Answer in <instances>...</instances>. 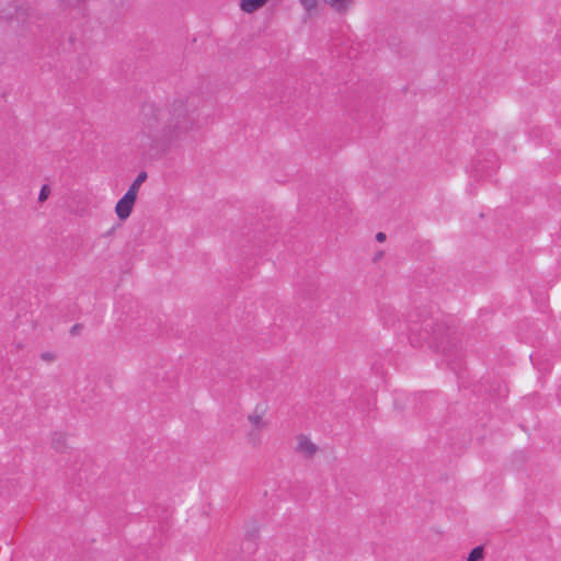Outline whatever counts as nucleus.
Instances as JSON below:
<instances>
[{"instance_id":"nucleus-8","label":"nucleus","mask_w":561,"mask_h":561,"mask_svg":"<svg viewBox=\"0 0 561 561\" xmlns=\"http://www.w3.org/2000/svg\"><path fill=\"white\" fill-rule=\"evenodd\" d=\"M147 179V173L146 172H140L136 179L134 180V182L131 183V185L129 186L127 193L131 194V195H135V197H137V194H138V191H139V187L141 186V184L146 181Z\"/></svg>"},{"instance_id":"nucleus-9","label":"nucleus","mask_w":561,"mask_h":561,"mask_svg":"<svg viewBox=\"0 0 561 561\" xmlns=\"http://www.w3.org/2000/svg\"><path fill=\"white\" fill-rule=\"evenodd\" d=\"M262 430H250L247 438L250 445L257 447L262 443L261 432Z\"/></svg>"},{"instance_id":"nucleus-12","label":"nucleus","mask_w":561,"mask_h":561,"mask_svg":"<svg viewBox=\"0 0 561 561\" xmlns=\"http://www.w3.org/2000/svg\"><path fill=\"white\" fill-rule=\"evenodd\" d=\"M307 12H312L318 8L319 0H299Z\"/></svg>"},{"instance_id":"nucleus-3","label":"nucleus","mask_w":561,"mask_h":561,"mask_svg":"<svg viewBox=\"0 0 561 561\" xmlns=\"http://www.w3.org/2000/svg\"><path fill=\"white\" fill-rule=\"evenodd\" d=\"M137 197L129 193H125V195L116 203L115 213L121 220L127 219L133 210Z\"/></svg>"},{"instance_id":"nucleus-6","label":"nucleus","mask_w":561,"mask_h":561,"mask_svg":"<svg viewBox=\"0 0 561 561\" xmlns=\"http://www.w3.org/2000/svg\"><path fill=\"white\" fill-rule=\"evenodd\" d=\"M334 11L340 14L346 13L353 5V0H324Z\"/></svg>"},{"instance_id":"nucleus-15","label":"nucleus","mask_w":561,"mask_h":561,"mask_svg":"<svg viewBox=\"0 0 561 561\" xmlns=\"http://www.w3.org/2000/svg\"><path fill=\"white\" fill-rule=\"evenodd\" d=\"M376 240H377L378 242H383V241L386 240V233H383V232H378V233L376 234Z\"/></svg>"},{"instance_id":"nucleus-11","label":"nucleus","mask_w":561,"mask_h":561,"mask_svg":"<svg viewBox=\"0 0 561 561\" xmlns=\"http://www.w3.org/2000/svg\"><path fill=\"white\" fill-rule=\"evenodd\" d=\"M484 556L483 547L479 546L471 550L467 561H482Z\"/></svg>"},{"instance_id":"nucleus-17","label":"nucleus","mask_w":561,"mask_h":561,"mask_svg":"<svg viewBox=\"0 0 561 561\" xmlns=\"http://www.w3.org/2000/svg\"><path fill=\"white\" fill-rule=\"evenodd\" d=\"M383 313H390V310L383 309Z\"/></svg>"},{"instance_id":"nucleus-4","label":"nucleus","mask_w":561,"mask_h":561,"mask_svg":"<svg viewBox=\"0 0 561 561\" xmlns=\"http://www.w3.org/2000/svg\"><path fill=\"white\" fill-rule=\"evenodd\" d=\"M296 440V451L305 458H312L318 453V446L307 435L299 434Z\"/></svg>"},{"instance_id":"nucleus-13","label":"nucleus","mask_w":561,"mask_h":561,"mask_svg":"<svg viewBox=\"0 0 561 561\" xmlns=\"http://www.w3.org/2000/svg\"><path fill=\"white\" fill-rule=\"evenodd\" d=\"M50 190L48 185H43L38 195V201L41 203L45 202L49 196Z\"/></svg>"},{"instance_id":"nucleus-14","label":"nucleus","mask_w":561,"mask_h":561,"mask_svg":"<svg viewBox=\"0 0 561 561\" xmlns=\"http://www.w3.org/2000/svg\"><path fill=\"white\" fill-rule=\"evenodd\" d=\"M41 358L46 363H53L56 359V355L53 352H43Z\"/></svg>"},{"instance_id":"nucleus-10","label":"nucleus","mask_w":561,"mask_h":561,"mask_svg":"<svg viewBox=\"0 0 561 561\" xmlns=\"http://www.w3.org/2000/svg\"><path fill=\"white\" fill-rule=\"evenodd\" d=\"M53 447L56 450H61L66 446V437L60 433H55L51 438Z\"/></svg>"},{"instance_id":"nucleus-7","label":"nucleus","mask_w":561,"mask_h":561,"mask_svg":"<svg viewBox=\"0 0 561 561\" xmlns=\"http://www.w3.org/2000/svg\"><path fill=\"white\" fill-rule=\"evenodd\" d=\"M267 0H241L240 8L247 13H253L262 8Z\"/></svg>"},{"instance_id":"nucleus-1","label":"nucleus","mask_w":561,"mask_h":561,"mask_svg":"<svg viewBox=\"0 0 561 561\" xmlns=\"http://www.w3.org/2000/svg\"><path fill=\"white\" fill-rule=\"evenodd\" d=\"M201 106L198 95L186 93L176 95L161 107L144 112L139 133V147L144 153L163 154L198 129Z\"/></svg>"},{"instance_id":"nucleus-5","label":"nucleus","mask_w":561,"mask_h":561,"mask_svg":"<svg viewBox=\"0 0 561 561\" xmlns=\"http://www.w3.org/2000/svg\"><path fill=\"white\" fill-rule=\"evenodd\" d=\"M266 409L262 405H256L251 413L248 414L247 420L251 425V430H265L268 426L267 421L264 420Z\"/></svg>"},{"instance_id":"nucleus-16","label":"nucleus","mask_w":561,"mask_h":561,"mask_svg":"<svg viewBox=\"0 0 561 561\" xmlns=\"http://www.w3.org/2000/svg\"><path fill=\"white\" fill-rule=\"evenodd\" d=\"M381 255H382V253H381V252H380V253H378V254L376 255V259H375V260H377V259H378V257H380Z\"/></svg>"},{"instance_id":"nucleus-2","label":"nucleus","mask_w":561,"mask_h":561,"mask_svg":"<svg viewBox=\"0 0 561 561\" xmlns=\"http://www.w3.org/2000/svg\"><path fill=\"white\" fill-rule=\"evenodd\" d=\"M421 331L431 339V345L444 353L449 352L456 345L455 331L444 322L425 319L421 324Z\"/></svg>"}]
</instances>
